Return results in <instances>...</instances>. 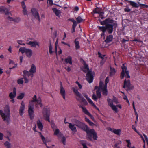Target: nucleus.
Here are the masks:
<instances>
[{
	"instance_id": "obj_60",
	"label": "nucleus",
	"mask_w": 148,
	"mask_h": 148,
	"mask_svg": "<svg viewBox=\"0 0 148 148\" xmlns=\"http://www.w3.org/2000/svg\"><path fill=\"white\" fill-rule=\"evenodd\" d=\"M24 79L25 83H27L28 82V79L26 77H25V76H24Z\"/></svg>"
},
{
	"instance_id": "obj_51",
	"label": "nucleus",
	"mask_w": 148,
	"mask_h": 148,
	"mask_svg": "<svg viewBox=\"0 0 148 148\" xmlns=\"http://www.w3.org/2000/svg\"><path fill=\"white\" fill-rule=\"evenodd\" d=\"M60 131L59 129H57L56 130L54 133V135H58L60 133Z\"/></svg>"
},
{
	"instance_id": "obj_10",
	"label": "nucleus",
	"mask_w": 148,
	"mask_h": 148,
	"mask_svg": "<svg viewBox=\"0 0 148 148\" xmlns=\"http://www.w3.org/2000/svg\"><path fill=\"white\" fill-rule=\"evenodd\" d=\"M124 84L123 88L126 89L127 90H130L133 88L134 87L131 85L130 80H126L125 79L124 81Z\"/></svg>"
},
{
	"instance_id": "obj_50",
	"label": "nucleus",
	"mask_w": 148,
	"mask_h": 148,
	"mask_svg": "<svg viewBox=\"0 0 148 148\" xmlns=\"http://www.w3.org/2000/svg\"><path fill=\"white\" fill-rule=\"evenodd\" d=\"M66 140V139L64 137H63L61 139V141L64 145L65 144V143Z\"/></svg>"
},
{
	"instance_id": "obj_12",
	"label": "nucleus",
	"mask_w": 148,
	"mask_h": 148,
	"mask_svg": "<svg viewBox=\"0 0 148 148\" xmlns=\"http://www.w3.org/2000/svg\"><path fill=\"white\" fill-rule=\"evenodd\" d=\"M97 96L95 94H93L92 97V99L95 101H97V99H100L101 98V92L99 90H97L96 91Z\"/></svg>"
},
{
	"instance_id": "obj_16",
	"label": "nucleus",
	"mask_w": 148,
	"mask_h": 148,
	"mask_svg": "<svg viewBox=\"0 0 148 148\" xmlns=\"http://www.w3.org/2000/svg\"><path fill=\"white\" fill-rule=\"evenodd\" d=\"M60 93L64 100H65L66 92L62 86V83L60 82Z\"/></svg>"
},
{
	"instance_id": "obj_21",
	"label": "nucleus",
	"mask_w": 148,
	"mask_h": 148,
	"mask_svg": "<svg viewBox=\"0 0 148 148\" xmlns=\"http://www.w3.org/2000/svg\"><path fill=\"white\" fill-rule=\"evenodd\" d=\"M113 36L111 34L107 36L106 39L105 40V42L106 43H108L112 40Z\"/></svg>"
},
{
	"instance_id": "obj_26",
	"label": "nucleus",
	"mask_w": 148,
	"mask_h": 148,
	"mask_svg": "<svg viewBox=\"0 0 148 148\" xmlns=\"http://www.w3.org/2000/svg\"><path fill=\"white\" fill-rule=\"evenodd\" d=\"M29 72L31 73H35L36 72V67L35 65L32 64L31 66V68L29 70Z\"/></svg>"
},
{
	"instance_id": "obj_29",
	"label": "nucleus",
	"mask_w": 148,
	"mask_h": 148,
	"mask_svg": "<svg viewBox=\"0 0 148 148\" xmlns=\"http://www.w3.org/2000/svg\"><path fill=\"white\" fill-rule=\"evenodd\" d=\"M77 39H76L74 40V43L75 45V48L76 49H78L80 48V46L79 45V41H77Z\"/></svg>"
},
{
	"instance_id": "obj_40",
	"label": "nucleus",
	"mask_w": 148,
	"mask_h": 148,
	"mask_svg": "<svg viewBox=\"0 0 148 148\" xmlns=\"http://www.w3.org/2000/svg\"><path fill=\"white\" fill-rule=\"evenodd\" d=\"M109 81V77H107L105 80V84H104L103 86H104L105 87H107V84L108 83Z\"/></svg>"
},
{
	"instance_id": "obj_37",
	"label": "nucleus",
	"mask_w": 148,
	"mask_h": 148,
	"mask_svg": "<svg viewBox=\"0 0 148 148\" xmlns=\"http://www.w3.org/2000/svg\"><path fill=\"white\" fill-rule=\"evenodd\" d=\"M5 147L7 148H11V144L8 141H6L4 144Z\"/></svg>"
},
{
	"instance_id": "obj_64",
	"label": "nucleus",
	"mask_w": 148,
	"mask_h": 148,
	"mask_svg": "<svg viewBox=\"0 0 148 148\" xmlns=\"http://www.w3.org/2000/svg\"><path fill=\"white\" fill-rule=\"evenodd\" d=\"M88 123H89L90 125L92 126L94 125V123L91 121H90Z\"/></svg>"
},
{
	"instance_id": "obj_35",
	"label": "nucleus",
	"mask_w": 148,
	"mask_h": 148,
	"mask_svg": "<svg viewBox=\"0 0 148 148\" xmlns=\"http://www.w3.org/2000/svg\"><path fill=\"white\" fill-rule=\"evenodd\" d=\"M98 14H99V17L101 19H103L105 18V17L103 16L104 14V12H99V13Z\"/></svg>"
},
{
	"instance_id": "obj_46",
	"label": "nucleus",
	"mask_w": 148,
	"mask_h": 148,
	"mask_svg": "<svg viewBox=\"0 0 148 148\" xmlns=\"http://www.w3.org/2000/svg\"><path fill=\"white\" fill-rule=\"evenodd\" d=\"M140 6L143 8H148V5L143 4H139Z\"/></svg>"
},
{
	"instance_id": "obj_32",
	"label": "nucleus",
	"mask_w": 148,
	"mask_h": 148,
	"mask_svg": "<svg viewBox=\"0 0 148 148\" xmlns=\"http://www.w3.org/2000/svg\"><path fill=\"white\" fill-rule=\"evenodd\" d=\"M76 20L77 21L76 22L77 24L80 23L84 21L83 19L80 16H79L78 17L76 18Z\"/></svg>"
},
{
	"instance_id": "obj_20",
	"label": "nucleus",
	"mask_w": 148,
	"mask_h": 148,
	"mask_svg": "<svg viewBox=\"0 0 148 148\" xmlns=\"http://www.w3.org/2000/svg\"><path fill=\"white\" fill-rule=\"evenodd\" d=\"M27 44L30 45L31 47H36L37 45L38 47H39V43L36 41H30L27 43Z\"/></svg>"
},
{
	"instance_id": "obj_41",
	"label": "nucleus",
	"mask_w": 148,
	"mask_h": 148,
	"mask_svg": "<svg viewBox=\"0 0 148 148\" xmlns=\"http://www.w3.org/2000/svg\"><path fill=\"white\" fill-rule=\"evenodd\" d=\"M126 142L127 143V147L130 148L131 147V143L130 140H126Z\"/></svg>"
},
{
	"instance_id": "obj_39",
	"label": "nucleus",
	"mask_w": 148,
	"mask_h": 148,
	"mask_svg": "<svg viewBox=\"0 0 148 148\" xmlns=\"http://www.w3.org/2000/svg\"><path fill=\"white\" fill-rule=\"evenodd\" d=\"M17 66V64H15L14 65V66H13L12 68H10L8 70L6 71V73H7V74H9L10 73V70L11 69H12L16 67Z\"/></svg>"
},
{
	"instance_id": "obj_47",
	"label": "nucleus",
	"mask_w": 148,
	"mask_h": 148,
	"mask_svg": "<svg viewBox=\"0 0 148 148\" xmlns=\"http://www.w3.org/2000/svg\"><path fill=\"white\" fill-rule=\"evenodd\" d=\"M26 7L25 8H23V12L24 15H27V11L26 9Z\"/></svg>"
},
{
	"instance_id": "obj_44",
	"label": "nucleus",
	"mask_w": 148,
	"mask_h": 148,
	"mask_svg": "<svg viewBox=\"0 0 148 148\" xmlns=\"http://www.w3.org/2000/svg\"><path fill=\"white\" fill-rule=\"evenodd\" d=\"M52 48V46L50 43L49 45V51L50 54H51L53 53Z\"/></svg>"
},
{
	"instance_id": "obj_38",
	"label": "nucleus",
	"mask_w": 148,
	"mask_h": 148,
	"mask_svg": "<svg viewBox=\"0 0 148 148\" xmlns=\"http://www.w3.org/2000/svg\"><path fill=\"white\" fill-rule=\"evenodd\" d=\"M132 106L133 109L134 110L135 114L136 116H138V114L137 113V112H136V110L135 108V105H134V102L133 101L132 103Z\"/></svg>"
},
{
	"instance_id": "obj_61",
	"label": "nucleus",
	"mask_w": 148,
	"mask_h": 148,
	"mask_svg": "<svg viewBox=\"0 0 148 148\" xmlns=\"http://www.w3.org/2000/svg\"><path fill=\"white\" fill-rule=\"evenodd\" d=\"M132 128L135 132H137V131L136 130V127L134 126V125H132Z\"/></svg>"
},
{
	"instance_id": "obj_15",
	"label": "nucleus",
	"mask_w": 148,
	"mask_h": 148,
	"mask_svg": "<svg viewBox=\"0 0 148 148\" xmlns=\"http://www.w3.org/2000/svg\"><path fill=\"white\" fill-rule=\"evenodd\" d=\"M68 21H70L73 23L72 25V28L71 29V32L73 33L75 31V28L77 25V23L76 21L74 20L73 18H69L68 19Z\"/></svg>"
},
{
	"instance_id": "obj_2",
	"label": "nucleus",
	"mask_w": 148,
	"mask_h": 148,
	"mask_svg": "<svg viewBox=\"0 0 148 148\" xmlns=\"http://www.w3.org/2000/svg\"><path fill=\"white\" fill-rule=\"evenodd\" d=\"M72 90L75 95L76 96V99L80 103V104H78V105L80 108L82 109L83 112L88 116H91V114L84 106L87 105L88 103L86 99L83 97L82 94L78 91L77 87L72 88Z\"/></svg>"
},
{
	"instance_id": "obj_14",
	"label": "nucleus",
	"mask_w": 148,
	"mask_h": 148,
	"mask_svg": "<svg viewBox=\"0 0 148 148\" xmlns=\"http://www.w3.org/2000/svg\"><path fill=\"white\" fill-rule=\"evenodd\" d=\"M0 13H4L6 15H9L10 12L5 7L1 6H0Z\"/></svg>"
},
{
	"instance_id": "obj_4",
	"label": "nucleus",
	"mask_w": 148,
	"mask_h": 148,
	"mask_svg": "<svg viewBox=\"0 0 148 148\" xmlns=\"http://www.w3.org/2000/svg\"><path fill=\"white\" fill-rule=\"evenodd\" d=\"M98 21L102 25H106V30L109 34H112L113 32L114 27L116 28L117 26L116 22L110 18H107L102 21L99 18Z\"/></svg>"
},
{
	"instance_id": "obj_5",
	"label": "nucleus",
	"mask_w": 148,
	"mask_h": 148,
	"mask_svg": "<svg viewBox=\"0 0 148 148\" xmlns=\"http://www.w3.org/2000/svg\"><path fill=\"white\" fill-rule=\"evenodd\" d=\"M4 112L6 113V114L4 113L2 110H0V115L3 121H5L7 122V124L8 125L10 121V112L9 105H7L5 106L4 108Z\"/></svg>"
},
{
	"instance_id": "obj_23",
	"label": "nucleus",
	"mask_w": 148,
	"mask_h": 148,
	"mask_svg": "<svg viewBox=\"0 0 148 148\" xmlns=\"http://www.w3.org/2000/svg\"><path fill=\"white\" fill-rule=\"evenodd\" d=\"M124 0L129 2L130 3V5L134 7L138 8L139 7V5L137 3L134 1L128 0Z\"/></svg>"
},
{
	"instance_id": "obj_43",
	"label": "nucleus",
	"mask_w": 148,
	"mask_h": 148,
	"mask_svg": "<svg viewBox=\"0 0 148 148\" xmlns=\"http://www.w3.org/2000/svg\"><path fill=\"white\" fill-rule=\"evenodd\" d=\"M17 82L18 84H22L23 83V78H21L17 80Z\"/></svg>"
},
{
	"instance_id": "obj_62",
	"label": "nucleus",
	"mask_w": 148,
	"mask_h": 148,
	"mask_svg": "<svg viewBox=\"0 0 148 148\" xmlns=\"http://www.w3.org/2000/svg\"><path fill=\"white\" fill-rule=\"evenodd\" d=\"M74 10L76 11H77L79 10V8L77 6H75L74 8Z\"/></svg>"
},
{
	"instance_id": "obj_52",
	"label": "nucleus",
	"mask_w": 148,
	"mask_h": 148,
	"mask_svg": "<svg viewBox=\"0 0 148 148\" xmlns=\"http://www.w3.org/2000/svg\"><path fill=\"white\" fill-rule=\"evenodd\" d=\"M47 1L50 6H52L53 4V0H47Z\"/></svg>"
},
{
	"instance_id": "obj_55",
	"label": "nucleus",
	"mask_w": 148,
	"mask_h": 148,
	"mask_svg": "<svg viewBox=\"0 0 148 148\" xmlns=\"http://www.w3.org/2000/svg\"><path fill=\"white\" fill-rule=\"evenodd\" d=\"M143 136H144V138L147 142V144H148V138L147 137V136L145 134H143Z\"/></svg>"
},
{
	"instance_id": "obj_36",
	"label": "nucleus",
	"mask_w": 148,
	"mask_h": 148,
	"mask_svg": "<svg viewBox=\"0 0 148 148\" xmlns=\"http://www.w3.org/2000/svg\"><path fill=\"white\" fill-rule=\"evenodd\" d=\"M25 94L23 93H21L17 96V98L18 99H21L24 97Z\"/></svg>"
},
{
	"instance_id": "obj_28",
	"label": "nucleus",
	"mask_w": 148,
	"mask_h": 148,
	"mask_svg": "<svg viewBox=\"0 0 148 148\" xmlns=\"http://www.w3.org/2000/svg\"><path fill=\"white\" fill-rule=\"evenodd\" d=\"M65 61L66 63H69L71 65L72 64L71 57L70 56H68L67 58L65 59Z\"/></svg>"
},
{
	"instance_id": "obj_42",
	"label": "nucleus",
	"mask_w": 148,
	"mask_h": 148,
	"mask_svg": "<svg viewBox=\"0 0 148 148\" xmlns=\"http://www.w3.org/2000/svg\"><path fill=\"white\" fill-rule=\"evenodd\" d=\"M107 101L108 102V104L109 105V106L111 107L112 105H111V104H112V105H113V102L112 100L110 98H108L107 99Z\"/></svg>"
},
{
	"instance_id": "obj_49",
	"label": "nucleus",
	"mask_w": 148,
	"mask_h": 148,
	"mask_svg": "<svg viewBox=\"0 0 148 148\" xmlns=\"http://www.w3.org/2000/svg\"><path fill=\"white\" fill-rule=\"evenodd\" d=\"M137 134H138L140 136V137L141 138L142 140H143V142L145 143V140L144 139V138L143 137V136L138 131H137V132H136Z\"/></svg>"
},
{
	"instance_id": "obj_18",
	"label": "nucleus",
	"mask_w": 148,
	"mask_h": 148,
	"mask_svg": "<svg viewBox=\"0 0 148 148\" xmlns=\"http://www.w3.org/2000/svg\"><path fill=\"white\" fill-rule=\"evenodd\" d=\"M25 108V104L23 101H22L19 110L20 115L22 116L24 113V110Z\"/></svg>"
},
{
	"instance_id": "obj_6",
	"label": "nucleus",
	"mask_w": 148,
	"mask_h": 148,
	"mask_svg": "<svg viewBox=\"0 0 148 148\" xmlns=\"http://www.w3.org/2000/svg\"><path fill=\"white\" fill-rule=\"evenodd\" d=\"M80 61L83 65L82 68V71L85 73H87L86 74H92L91 70L89 69L88 65L85 61L82 58L80 59Z\"/></svg>"
},
{
	"instance_id": "obj_19",
	"label": "nucleus",
	"mask_w": 148,
	"mask_h": 148,
	"mask_svg": "<svg viewBox=\"0 0 148 148\" xmlns=\"http://www.w3.org/2000/svg\"><path fill=\"white\" fill-rule=\"evenodd\" d=\"M93 75H86V79L89 83H92L93 80Z\"/></svg>"
},
{
	"instance_id": "obj_22",
	"label": "nucleus",
	"mask_w": 148,
	"mask_h": 148,
	"mask_svg": "<svg viewBox=\"0 0 148 148\" xmlns=\"http://www.w3.org/2000/svg\"><path fill=\"white\" fill-rule=\"evenodd\" d=\"M16 90L14 87L13 88V93L10 92L9 95V97L10 99L14 98L16 95Z\"/></svg>"
},
{
	"instance_id": "obj_59",
	"label": "nucleus",
	"mask_w": 148,
	"mask_h": 148,
	"mask_svg": "<svg viewBox=\"0 0 148 148\" xmlns=\"http://www.w3.org/2000/svg\"><path fill=\"white\" fill-rule=\"evenodd\" d=\"M3 134L1 133H0V140H1L3 139Z\"/></svg>"
},
{
	"instance_id": "obj_8",
	"label": "nucleus",
	"mask_w": 148,
	"mask_h": 148,
	"mask_svg": "<svg viewBox=\"0 0 148 148\" xmlns=\"http://www.w3.org/2000/svg\"><path fill=\"white\" fill-rule=\"evenodd\" d=\"M42 113L44 119L46 121H48V122H50V113L49 109L48 108H44Z\"/></svg>"
},
{
	"instance_id": "obj_24",
	"label": "nucleus",
	"mask_w": 148,
	"mask_h": 148,
	"mask_svg": "<svg viewBox=\"0 0 148 148\" xmlns=\"http://www.w3.org/2000/svg\"><path fill=\"white\" fill-rule=\"evenodd\" d=\"M37 124L38 128L40 129V131H42L43 129V125L40 120H38L37 121Z\"/></svg>"
},
{
	"instance_id": "obj_57",
	"label": "nucleus",
	"mask_w": 148,
	"mask_h": 148,
	"mask_svg": "<svg viewBox=\"0 0 148 148\" xmlns=\"http://www.w3.org/2000/svg\"><path fill=\"white\" fill-rule=\"evenodd\" d=\"M124 11L125 12H129L131 11V9L128 7H126L125 8Z\"/></svg>"
},
{
	"instance_id": "obj_31",
	"label": "nucleus",
	"mask_w": 148,
	"mask_h": 148,
	"mask_svg": "<svg viewBox=\"0 0 148 148\" xmlns=\"http://www.w3.org/2000/svg\"><path fill=\"white\" fill-rule=\"evenodd\" d=\"M80 144L83 146V148H88L86 146V141L85 140H81Z\"/></svg>"
},
{
	"instance_id": "obj_13",
	"label": "nucleus",
	"mask_w": 148,
	"mask_h": 148,
	"mask_svg": "<svg viewBox=\"0 0 148 148\" xmlns=\"http://www.w3.org/2000/svg\"><path fill=\"white\" fill-rule=\"evenodd\" d=\"M127 64L125 63L123 64L121 66L122 71L120 74H129V71L127 67Z\"/></svg>"
},
{
	"instance_id": "obj_45",
	"label": "nucleus",
	"mask_w": 148,
	"mask_h": 148,
	"mask_svg": "<svg viewBox=\"0 0 148 148\" xmlns=\"http://www.w3.org/2000/svg\"><path fill=\"white\" fill-rule=\"evenodd\" d=\"M87 100L89 103L91 104L93 106H95V104L92 101L90 98L88 99Z\"/></svg>"
},
{
	"instance_id": "obj_1",
	"label": "nucleus",
	"mask_w": 148,
	"mask_h": 148,
	"mask_svg": "<svg viewBox=\"0 0 148 148\" xmlns=\"http://www.w3.org/2000/svg\"><path fill=\"white\" fill-rule=\"evenodd\" d=\"M73 122L75 123V124L72 123H69V127L71 130L75 133L77 131L76 127L77 126L78 128L83 130L87 134L86 137L87 139L90 141H92L93 139L94 140H97V136L96 132L93 129L89 130V127L85 123L75 119L72 120Z\"/></svg>"
},
{
	"instance_id": "obj_63",
	"label": "nucleus",
	"mask_w": 148,
	"mask_h": 148,
	"mask_svg": "<svg viewBox=\"0 0 148 148\" xmlns=\"http://www.w3.org/2000/svg\"><path fill=\"white\" fill-rule=\"evenodd\" d=\"M41 139L42 140L43 142H44L45 141V139L44 136H43L42 135H41V136H40Z\"/></svg>"
},
{
	"instance_id": "obj_53",
	"label": "nucleus",
	"mask_w": 148,
	"mask_h": 148,
	"mask_svg": "<svg viewBox=\"0 0 148 148\" xmlns=\"http://www.w3.org/2000/svg\"><path fill=\"white\" fill-rule=\"evenodd\" d=\"M21 4L22 7V8H25L26 7V6L25 5V2L24 1H23L21 2Z\"/></svg>"
},
{
	"instance_id": "obj_58",
	"label": "nucleus",
	"mask_w": 148,
	"mask_h": 148,
	"mask_svg": "<svg viewBox=\"0 0 148 148\" xmlns=\"http://www.w3.org/2000/svg\"><path fill=\"white\" fill-rule=\"evenodd\" d=\"M129 41V39H128V40H126L124 39H123L122 40V43H125L126 42H128Z\"/></svg>"
},
{
	"instance_id": "obj_33",
	"label": "nucleus",
	"mask_w": 148,
	"mask_h": 148,
	"mask_svg": "<svg viewBox=\"0 0 148 148\" xmlns=\"http://www.w3.org/2000/svg\"><path fill=\"white\" fill-rule=\"evenodd\" d=\"M110 74H115L116 73V70L115 68L110 66Z\"/></svg>"
},
{
	"instance_id": "obj_3",
	"label": "nucleus",
	"mask_w": 148,
	"mask_h": 148,
	"mask_svg": "<svg viewBox=\"0 0 148 148\" xmlns=\"http://www.w3.org/2000/svg\"><path fill=\"white\" fill-rule=\"evenodd\" d=\"M32 100L30 101L29 102L28 109V114L31 120L33 119L34 116V104L33 103L35 102H36L35 105L36 107V108H38V105H39L40 107H41L43 106V104L40 97H39L38 100L36 96L34 95L32 98Z\"/></svg>"
},
{
	"instance_id": "obj_7",
	"label": "nucleus",
	"mask_w": 148,
	"mask_h": 148,
	"mask_svg": "<svg viewBox=\"0 0 148 148\" xmlns=\"http://www.w3.org/2000/svg\"><path fill=\"white\" fill-rule=\"evenodd\" d=\"M19 51L21 52L22 54L25 53L26 56L29 58L30 57L32 54V50L31 49L25 47H21L19 49Z\"/></svg>"
},
{
	"instance_id": "obj_56",
	"label": "nucleus",
	"mask_w": 148,
	"mask_h": 148,
	"mask_svg": "<svg viewBox=\"0 0 148 148\" xmlns=\"http://www.w3.org/2000/svg\"><path fill=\"white\" fill-rule=\"evenodd\" d=\"M99 8L98 7H97L95 8L94 10H93V12L95 14H98L99 13V12L97 11V9H98Z\"/></svg>"
},
{
	"instance_id": "obj_25",
	"label": "nucleus",
	"mask_w": 148,
	"mask_h": 148,
	"mask_svg": "<svg viewBox=\"0 0 148 148\" xmlns=\"http://www.w3.org/2000/svg\"><path fill=\"white\" fill-rule=\"evenodd\" d=\"M8 18L10 19V21H13L14 22L17 23H19L21 21V19L19 17H16L15 18H13L10 16H8Z\"/></svg>"
},
{
	"instance_id": "obj_30",
	"label": "nucleus",
	"mask_w": 148,
	"mask_h": 148,
	"mask_svg": "<svg viewBox=\"0 0 148 148\" xmlns=\"http://www.w3.org/2000/svg\"><path fill=\"white\" fill-rule=\"evenodd\" d=\"M98 27L99 29L102 32H106L107 31L106 25L105 26H98Z\"/></svg>"
},
{
	"instance_id": "obj_48",
	"label": "nucleus",
	"mask_w": 148,
	"mask_h": 148,
	"mask_svg": "<svg viewBox=\"0 0 148 148\" xmlns=\"http://www.w3.org/2000/svg\"><path fill=\"white\" fill-rule=\"evenodd\" d=\"M75 83L76 84L78 85V87L79 89H81L82 88V85L79 83L78 81H77L75 82Z\"/></svg>"
},
{
	"instance_id": "obj_17",
	"label": "nucleus",
	"mask_w": 148,
	"mask_h": 148,
	"mask_svg": "<svg viewBox=\"0 0 148 148\" xmlns=\"http://www.w3.org/2000/svg\"><path fill=\"white\" fill-rule=\"evenodd\" d=\"M108 130L118 136L120 135V132L121 131L120 129L116 130L114 128H112L110 127L108 128Z\"/></svg>"
},
{
	"instance_id": "obj_9",
	"label": "nucleus",
	"mask_w": 148,
	"mask_h": 148,
	"mask_svg": "<svg viewBox=\"0 0 148 148\" xmlns=\"http://www.w3.org/2000/svg\"><path fill=\"white\" fill-rule=\"evenodd\" d=\"M103 82L101 80L99 83V87L102 91L103 95L105 96H106L107 95L108 93L107 89V87L103 86Z\"/></svg>"
},
{
	"instance_id": "obj_54",
	"label": "nucleus",
	"mask_w": 148,
	"mask_h": 148,
	"mask_svg": "<svg viewBox=\"0 0 148 148\" xmlns=\"http://www.w3.org/2000/svg\"><path fill=\"white\" fill-rule=\"evenodd\" d=\"M133 41L135 42L137 41L138 42H140L141 43H142L143 42V41L141 40L140 39H138L136 38L134 39L133 40Z\"/></svg>"
},
{
	"instance_id": "obj_27",
	"label": "nucleus",
	"mask_w": 148,
	"mask_h": 148,
	"mask_svg": "<svg viewBox=\"0 0 148 148\" xmlns=\"http://www.w3.org/2000/svg\"><path fill=\"white\" fill-rule=\"evenodd\" d=\"M52 10L53 12L55 13L57 16L59 17L60 16V10H58L56 8H52Z\"/></svg>"
},
{
	"instance_id": "obj_11",
	"label": "nucleus",
	"mask_w": 148,
	"mask_h": 148,
	"mask_svg": "<svg viewBox=\"0 0 148 148\" xmlns=\"http://www.w3.org/2000/svg\"><path fill=\"white\" fill-rule=\"evenodd\" d=\"M31 11L32 15L34 16L35 18L38 20L39 22H40L41 21L38 12L36 9L35 8H32Z\"/></svg>"
},
{
	"instance_id": "obj_34",
	"label": "nucleus",
	"mask_w": 148,
	"mask_h": 148,
	"mask_svg": "<svg viewBox=\"0 0 148 148\" xmlns=\"http://www.w3.org/2000/svg\"><path fill=\"white\" fill-rule=\"evenodd\" d=\"M112 106L110 107L112 110L115 112V113H117L118 112L117 108L115 105H112V104H111Z\"/></svg>"
}]
</instances>
